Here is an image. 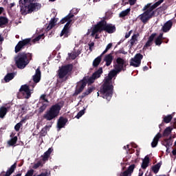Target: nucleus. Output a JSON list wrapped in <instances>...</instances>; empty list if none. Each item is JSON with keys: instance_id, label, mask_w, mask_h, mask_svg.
Instances as JSON below:
<instances>
[{"instance_id": "obj_58", "label": "nucleus", "mask_w": 176, "mask_h": 176, "mask_svg": "<svg viewBox=\"0 0 176 176\" xmlns=\"http://www.w3.org/2000/svg\"><path fill=\"white\" fill-rule=\"evenodd\" d=\"M49 127H52V125H50Z\"/></svg>"}, {"instance_id": "obj_20", "label": "nucleus", "mask_w": 176, "mask_h": 176, "mask_svg": "<svg viewBox=\"0 0 176 176\" xmlns=\"http://www.w3.org/2000/svg\"><path fill=\"white\" fill-rule=\"evenodd\" d=\"M9 111V107H1L0 108V118L3 119Z\"/></svg>"}, {"instance_id": "obj_21", "label": "nucleus", "mask_w": 176, "mask_h": 176, "mask_svg": "<svg viewBox=\"0 0 176 176\" xmlns=\"http://www.w3.org/2000/svg\"><path fill=\"white\" fill-rule=\"evenodd\" d=\"M149 164V157L146 156L144 159L143 160L142 164V168H146Z\"/></svg>"}, {"instance_id": "obj_45", "label": "nucleus", "mask_w": 176, "mask_h": 176, "mask_svg": "<svg viewBox=\"0 0 176 176\" xmlns=\"http://www.w3.org/2000/svg\"><path fill=\"white\" fill-rule=\"evenodd\" d=\"M45 95H42L41 96V100H44V101H45L46 102H47V100H46V99H45Z\"/></svg>"}, {"instance_id": "obj_2", "label": "nucleus", "mask_w": 176, "mask_h": 176, "mask_svg": "<svg viewBox=\"0 0 176 176\" xmlns=\"http://www.w3.org/2000/svg\"><path fill=\"white\" fill-rule=\"evenodd\" d=\"M102 31H106V32H108V34H113V32L116 31V28L115 25L107 23L106 21H102L91 28V36H94L96 34L101 32Z\"/></svg>"}, {"instance_id": "obj_38", "label": "nucleus", "mask_w": 176, "mask_h": 176, "mask_svg": "<svg viewBox=\"0 0 176 176\" xmlns=\"http://www.w3.org/2000/svg\"><path fill=\"white\" fill-rule=\"evenodd\" d=\"M34 175V169L29 170L25 176H32Z\"/></svg>"}, {"instance_id": "obj_3", "label": "nucleus", "mask_w": 176, "mask_h": 176, "mask_svg": "<svg viewBox=\"0 0 176 176\" xmlns=\"http://www.w3.org/2000/svg\"><path fill=\"white\" fill-rule=\"evenodd\" d=\"M101 74H102V67H100L98 70L95 72L91 77H85L84 79L77 84V88L76 90V93L79 94L81 91H83V89L86 87V83H89V85H91V83H94V80L96 79L100 78L101 76Z\"/></svg>"}, {"instance_id": "obj_34", "label": "nucleus", "mask_w": 176, "mask_h": 176, "mask_svg": "<svg viewBox=\"0 0 176 176\" xmlns=\"http://www.w3.org/2000/svg\"><path fill=\"white\" fill-rule=\"evenodd\" d=\"M171 127H167L164 131V136L167 137V135H170V134L171 133Z\"/></svg>"}, {"instance_id": "obj_41", "label": "nucleus", "mask_w": 176, "mask_h": 176, "mask_svg": "<svg viewBox=\"0 0 176 176\" xmlns=\"http://www.w3.org/2000/svg\"><path fill=\"white\" fill-rule=\"evenodd\" d=\"M47 105V104H43L42 106H41L40 107V112H43V111H45V109H46Z\"/></svg>"}, {"instance_id": "obj_27", "label": "nucleus", "mask_w": 176, "mask_h": 176, "mask_svg": "<svg viewBox=\"0 0 176 176\" xmlns=\"http://www.w3.org/2000/svg\"><path fill=\"white\" fill-rule=\"evenodd\" d=\"M80 54V52H72L71 54H69V58L71 60H75L78 56Z\"/></svg>"}, {"instance_id": "obj_37", "label": "nucleus", "mask_w": 176, "mask_h": 176, "mask_svg": "<svg viewBox=\"0 0 176 176\" xmlns=\"http://www.w3.org/2000/svg\"><path fill=\"white\" fill-rule=\"evenodd\" d=\"M111 47H112V43H109L106 47L105 50L102 53V56H104V54H105V53H107L109 49H111Z\"/></svg>"}, {"instance_id": "obj_52", "label": "nucleus", "mask_w": 176, "mask_h": 176, "mask_svg": "<svg viewBox=\"0 0 176 176\" xmlns=\"http://www.w3.org/2000/svg\"><path fill=\"white\" fill-rule=\"evenodd\" d=\"M51 2H54L56 0H50Z\"/></svg>"}, {"instance_id": "obj_54", "label": "nucleus", "mask_w": 176, "mask_h": 176, "mask_svg": "<svg viewBox=\"0 0 176 176\" xmlns=\"http://www.w3.org/2000/svg\"><path fill=\"white\" fill-rule=\"evenodd\" d=\"M46 129H47V126H46L44 128L45 130H46Z\"/></svg>"}, {"instance_id": "obj_35", "label": "nucleus", "mask_w": 176, "mask_h": 176, "mask_svg": "<svg viewBox=\"0 0 176 176\" xmlns=\"http://www.w3.org/2000/svg\"><path fill=\"white\" fill-rule=\"evenodd\" d=\"M85 111H86V109H84L81 111H80L78 114L76 116V119H79L80 118H82L83 115H85Z\"/></svg>"}, {"instance_id": "obj_49", "label": "nucleus", "mask_w": 176, "mask_h": 176, "mask_svg": "<svg viewBox=\"0 0 176 176\" xmlns=\"http://www.w3.org/2000/svg\"><path fill=\"white\" fill-rule=\"evenodd\" d=\"M21 109H22V111H25V107L22 106V107H21Z\"/></svg>"}, {"instance_id": "obj_6", "label": "nucleus", "mask_w": 176, "mask_h": 176, "mask_svg": "<svg viewBox=\"0 0 176 176\" xmlns=\"http://www.w3.org/2000/svg\"><path fill=\"white\" fill-rule=\"evenodd\" d=\"M162 2L163 0H160L153 5L149 3L144 8V10H146V12L139 16V19L142 21V23H146L148 20L153 16V9L157 8V6H159L160 3H162Z\"/></svg>"}, {"instance_id": "obj_36", "label": "nucleus", "mask_w": 176, "mask_h": 176, "mask_svg": "<svg viewBox=\"0 0 176 176\" xmlns=\"http://www.w3.org/2000/svg\"><path fill=\"white\" fill-rule=\"evenodd\" d=\"M171 119H173V116H171V115L165 116L164 118V122L165 123H170V122H171Z\"/></svg>"}, {"instance_id": "obj_19", "label": "nucleus", "mask_w": 176, "mask_h": 176, "mask_svg": "<svg viewBox=\"0 0 176 176\" xmlns=\"http://www.w3.org/2000/svg\"><path fill=\"white\" fill-rule=\"evenodd\" d=\"M162 138V134L160 133H158L154 138L152 143H151V146L153 148H155L157 146V142H159V140Z\"/></svg>"}, {"instance_id": "obj_25", "label": "nucleus", "mask_w": 176, "mask_h": 176, "mask_svg": "<svg viewBox=\"0 0 176 176\" xmlns=\"http://www.w3.org/2000/svg\"><path fill=\"white\" fill-rule=\"evenodd\" d=\"M155 36H156V34H151V36L148 38V41L145 44L144 47H148V46L151 45L152 41H153Z\"/></svg>"}, {"instance_id": "obj_23", "label": "nucleus", "mask_w": 176, "mask_h": 176, "mask_svg": "<svg viewBox=\"0 0 176 176\" xmlns=\"http://www.w3.org/2000/svg\"><path fill=\"white\" fill-rule=\"evenodd\" d=\"M102 57V54L98 56L93 62V67H98L100 63H101V58Z\"/></svg>"}, {"instance_id": "obj_18", "label": "nucleus", "mask_w": 176, "mask_h": 176, "mask_svg": "<svg viewBox=\"0 0 176 176\" xmlns=\"http://www.w3.org/2000/svg\"><path fill=\"white\" fill-rule=\"evenodd\" d=\"M171 27H173V22L171 21H168L162 27V31L164 32H167L171 30Z\"/></svg>"}, {"instance_id": "obj_11", "label": "nucleus", "mask_w": 176, "mask_h": 176, "mask_svg": "<svg viewBox=\"0 0 176 176\" xmlns=\"http://www.w3.org/2000/svg\"><path fill=\"white\" fill-rule=\"evenodd\" d=\"M143 56L141 54H137L134 58L131 59L130 65L132 67H140L141 65V60L143 58Z\"/></svg>"}, {"instance_id": "obj_5", "label": "nucleus", "mask_w": 176, "mask_h": 176, "mask_svg": "<svg viewBox=\"0 0 176 176\" xmlns=\"http://www.w3.org/2000/svg\"><path fill=\"white\" fill-rule=\"evenodd\" d=\"M63 107H64L63 102L52 105L43 115L44 119H46V120H53V119H56V118L60 115V111H61Z\"/></svg>"}, {"instance_id": "obj_39", "label": "nucleus", "mask_w": 176, "mask_h": 176, "mask_svg": "<svg viewBox=\"0 0 176 176\" xmlns=\"http://www.w3.org/2000/svg\"><path fill=\"white\" fill-rule=\"evenodd\" d=\"M21 127V122H19L18 124H16L14 126V129L16 130V131H19V130H20V128Z\"/></svg>"}, {"instance_id": "obj_24", "label": "nucleus", "mask_w": 176, "mask_h": 176, "mask_svg": "<svg viewBox=\"0 0 176 176\" xmlns=\"http://www.w3.org/2000/svg\"><path fill=\"white\" fill-rule=\"evenodd\" d=\"M93 90H94V87H89L87 89V91H85L81 96L82 98H83L84 97H86V96H89V94H90L91 93L93 92Z\"/></svg>"}, {"instance_id": "obj_46", "label": "nucleus", "mask_w": 176, "mask_h": 176, "mask_svg": "<svg viewBox=\"0 0 176 176\" xmlns=\"http://www.w3.org/2000/svg\"><path fill=\"white\" fill-rule=\"evenodd\" d=\"M3 12V8L0 7V14Z\"/></svg>"}, {"instance_id": "obj_48", "label": "nucleus", "mask_w": 176, "mask_h": 176, "mask_svg": "<svg viewBox=\"0 0 176 176\" xmlns=\"http://www.w3.org/2000/svg\"><path fill=\"white\" fill-rule=\"evenodd\" d=\"M3 41V37L0 35V42H2Z\"/></svg>"}, {"instance_id": "obj_22", "label": "nucleus", "mask_w": 176, "mask_h": 176, "mask_svg": "<svg viewBox=\"0 0 176 176\" xmlns=\"http://www.w3.org/2000/svg\"><path fill=\"white\" fill-rule=\"evenodd\" d=\"M57 20L58 19L56 18L52 19L49 25L47 28V30H52V28H53V27H54V25H56V24L57 23Z\"/></svg>"}, {"instance_id": "obj_42", "label": "nucleus", "mask_w": 176, "mask_h": 176, "mask_svg": "<svg viewBox=\"0 0 176 176\" xmlns=\"http://www.w3.org/2000/svg\"><path fill=\"white\" fill-rule=\"evenodd\" d=\"M131 32H133L132 30L129 31L128 33L126 34L125 38H130V35H131Z\"/></svg>"}, {"instance_id": "obj_30", "label": "nucleus", "mask_w": 176, "mask_h": 176, "mask_svg": "<svg viewBox=\"0 0 176 176\" xmlns=\"http://www.w3.org/2000/svg\"><path fill=\"white\" fill-rule=\"evenodd\" d=\"M163 38V34H160V36L155 39V44L157 45H162V38Z\"/></svg>"}, {"instance_id": "obj_9", "label": "nucleus", "mask_w": 176, "mask_h": 176, "mask_svg": "<svg viewBox=\"0 0 176 176\" xmlns=\"http://www.w3.org/2000/svg\"><path fill=\"white\" fill-rule=\"evenodd\" d=\"M72 17H74L73 14H69L60 21L61 24H64V23H67H67L65 24L63 30H62L60 34V36H63L64 35L65 36H67L68 35V31L69 30V24H71V21H72V20H71Z\"/></svg>"}, {"instance_id": "obj_8", "label": "nucleus", "mask_w": 176, "mask_h": 176, "mask_svg": "<svg viewBox=\"0 0 176 176\" xmlns=\"http://www.w3.org/2000/svg\"><path fill=\"white\" fill-rule=\"evenodd\" d=\"M53 152V149L50 148L44 154L42 155V160H39L37 162L34 163L32 168L36 170V168H39V167H43V164H45V162H47L49 160V157Z\"/></svg>"}, {"instance_id": "obj_17", "label": "nucleus", "mask_w": 176, "mask_h": 176, "mask_svg": "<svg viewBox=\"0 0 176 176\" xmlns=\"http://www.w3.org/2000/svg\"><path fill=\"white\" fill-rule=\"evenodd\" d=\"M33 80L35 83H38L41 80V69L38 67L35 74L33 76Z\"/></svg>"}, {"instance_id": "obj_26", "label": "nucleus", "mask_w": 176, "mask_h": 176, "mask_svg": "<svg viewBox=\"0 0 176 176\" xmlns=\"http://www.w3.org/2000/svg\"><path fill=\"white\" fill-rule=\"evenodd\" d=\"M13 78H14V74L13 73H10L7 74L5 78H4V80L5 82H10V80H12V79H13Z\"/></svg>"}, {"instance_id": "obj_53", "label": "nucleus", "mask_w": 176, "mask_h": 176, "mask_svg": "<svg viewBox=\"0 0 176 176\" xmlns=\"http://www.w3.org/2000/svg\"><path fill=\"white\" fill-rule=\"evenodd\" d=\"M87 34H90V30H88Z\"/></svg>"}, {"instance_id": "obj_15", "label": "nucleus", "mask_w": 176, "mask_h": 176, "mask_svg": "<svg viewBox=\"0 0 176 176\" xmlns=\"http://www.w3.org/2000/svg\"><path fill=\"white\" fill-rule=\"evenodd\" d=\"M135 167V166H134V164L131 165L127 170L121 173L120 176H131V174H133V171H134Z\"/></svg>"}, {"instance_id": "obj_32", "label": "nucleus", "mask_w": 176, "mask_h": 176, "mask_svg": "<svg viewBox=\"0 0 176 176\" xmlns=\"http://www.w3.org/2000/svg\"><path fill=\"white\" fill-rule=\"evenodd\" d=\"M160 166H161L160 164H157L156 165L153 166L152 170H153V173L157 174V173H158L159 170L160 169Z\"/></svg>"}, {"instance_id": "obj_33", "label": "nucleus", "mask_w": 176, "mask_h": 176, "mask_svg": "<svg viewBox=\"0 0 176 176\" xmlns=\"http://www.w3.org/2000/svg\"><path fill=\"white\" fill-rule=\"evenodd\" d=\"M129 13H130V8H127L126 10L121 12L120 13V16L124 17V16H127V14H129Z\"/></svg>"}, {"instance_id": "obj_16", "label": "nucleus", "mask_w": 176, "mask_h": 176, "mask_svg": "<svg viewBox=\"0 0 176 176\" xmlns=\"http://www.w3.org/2000/svg\"><path fill=\"white\" fill-rule=\"evenodd\" d=\"M68 122V120H67V118L60 117L58 121V129H63V127H64V126H65V124H67V122Z\"/></svg>"}, {"instance_id": "obj_28", "label": "nucleus", "mask_w": 176, "mask_h": 176, "mask_svg": "<svg viewBox=\"0 0 176 176\" xmlns=\"http://www.w3.org/2000/svg\"><path fill=\"white\" fill-rule=\"evenodd\" d=\"M138 41V34H134L132 36V38L131 39V44L133 45L137 43Z\"/></svg>"}, {"instance_id": "obj_47", "label": "nucleus", "mask_w": 176, "mask_h": 176, "mask_svg": "<svg viewBox=\"0 0 176 176\" xmlns=\"http://www.w3.org/2000/svg\"><path fill=\"white\" fill-rule=\"evenodd\" d=\"M143 71H148V67L145 66L143 67Z\"/></svg>"}, {"instance_id": "obj_4", "label": "nucleus", "mask_w": 176, "mask_h": 176, "mask_svg": "<svg viewBox=\"0 0 176 176\" xmlns=\"http://www.w3.org/2000/svg\"><path fill=\"white\" fill-rule=\"evenodd\" d=\"M19 6L22 14H28V13H31L34 10H39L41 8V4L32 3L31 0H20Z\"/></svg>"}, {"instance_id": "obj_59", "label": "nucleus", "mask_w": 176, "mask_h": 176, "mask_svg": "<svg viewBox=\"0 0 176 176\" xmlns=\"http://www.w3.org/2000/svg\"><path fill=\"white\" fill-rule=\"evenodd\" d=\"M96 38H97V36H96Z\"/></svg>"}, {"instance_id": "obj_31", "label": "nucleus", "mask_w": 176, "mask_h": 176, "mask_svg": "<svg viewBox=\"0 0 176 176\" xmlns=\"http://www.w3.org/2000/svg\"><path fill=\"white\" fill-rule=\"evenodd\" d=\"M16 142H17V136H14L10 141H8V145L12 146V145H14V144H16Z\"/></svg>"}, {"instance_id": "obj_50", "label": "nucleus", "mask_w": 176, "mask_h": 176, "mask_svg": "<svg viewBox=\"0 0 176 176\" xmlns=\"http://www.w3.org/2000/svg\"><path fill=\"white\" fill-rule=\"evenodd\" d=\"M13 6H14V3H12L10 4V8H13Z\"/></svg>"}, {"instance_id": "obj_29", "label": "nucleus", "mask_w": 176, "mask_h": 176, "mask_svg": "<svg viewBox=\"0 0 176 176\" xmlns=\"http://www.w3.org/2000/svg\"><path fill=\"white\" fill-rule=\"evenodd\" d=\"M5 24H8V19L6 17H0V27H3Z\"/></svg>"}, {"instance_id": "obj_12", "label": "nucleus", "mask_w": 176, "mask_h": 176, "mask_svg": "<svg viewBox=\"0 0 176 176\" xmlns=\"http://www.w3.org/2000/svg\"><path fill=\"white\" fill-rule=\"evenodd\" d=\"M30 42H31V38H25L21 41H19L15 47V52L19 53V52L21 50L24 46L30 45Z\"/></svg>"}, {"instance_id": "obj_1", "label": "nucleus", "mask_w": 176, "mask_h": 176, "mask_svg": "<svg viewBox=\"0 0 176 176\" xmlns=\"http://www.w3.org/2000/svg\"><path fill=\"white\" fill-rule=\"evenodd\" d=\"M126 65V60L122 58H117L114 65L115 69L109 73V76L105 78L102 88L100 89L102 97L109 101L113 93V85H112V78L116 76Z\"/></svg>"}, {"instance_id": "obj_43", "label": "nucleus", "mask_w": 176, "mask_h": 176, "mask_svg": "<svg viewBox=\"0 0 176 176\" xmlns=\"http://www.w3.org/2000/svg\"><path fill=\"white\" fill-rule=\"evenodd\" d=\"M137 0H129L130 5H134Z\"/></svg>"}, {"instance_id": "obj_44", "label": "nucleus", "mask_w": 176, "mask_h": 176, "mask_svg": "<svg viewBox=\"0 0 176 176\" xmlns=\"http://www.w3.org/2000/svg\"><path fill=\"white\" fill-rule=\"evenodd\" d=\"M89 49L90 50H91V47H93V46H94V43H91L89 44Z\"/></svg>"}, {"instance_id": "obj_57", "label": "nucleus", "mask_w": 176, "mask_h": 176, "mask_svg": "<svg viewBox=\"0 0 176 176\" xmlns=\"http://www.w3.org/2000/svg\"><path fill=\"white\" fill-rule=\"evenodd\" d=\"M98 96H100V94L98 92Z\"/></svg>"}, {"instance_id": "obj_10", "label": "nucleus", "mask_w": 176, "mask_h": 176, "mask_svg": "<svg viewBox=\"0 0 176 176\" xmlns=\"http://www.w3.org/2000/svg\"><path fill=\"white\" fill-rule=\"evenodd\" d=\"M72 70V66L71 65L62 67L58 71V76L60 79H63V80H65L67 79V75H68V72H70Z\"/></svg>"}, {"instance_id": "obj_40", "label": "nucleus", "mask_w": 176, "mask_h": 176, "mask_svg": "<svg viewBox=\"0 0 176 176\" xmlns=\"http://www.w3.org/2000/svg\"><path fill=\"white\" fill-rule=\"evenodd\" d=\"M42 38H43V34H41L38 36H37L36 38H35L34 39V42H38V41H39L40 39H42Z\"/></svg>"}, {"instance_id": "obj_51", "label": "nucleus", "mask_w": 176, "mask_h": 176, "mask_svg": "<svg viewBox=\"0 0 176 176\" xmlns=\"http://www.w3.org/2000/svg\"><path fill=\"white\" fill-rule=\"evenodd\" d=\"M124 149H126V148H129V145H127L126 146H124Z\"/></svg>"}, {"instance_id": "obj_13", "label": "nucleus", "mask_w": 176, "mask_h": 176, "mask_svg": "<svg viewBox=\"0 0 176 176\" xmlns=\"http://www.w3.org/2000/svg\"><path fill=\"white\" fill-rule=\"evenodd\" d=\"M20 91L21 94H23L24 98H30V97H31V91H30V88L28 87V86H21Z\"/></svg>"}, {"instance_id": "obj_60", "label": "nucleus", "mask_w": 176, "mask_h": 176, "mask_svg": "<svg viewBox=\"0 0 176 176\" xmlns=\"http://www.w3.org/2000/svg\"><path fill=\"white\" fill-rule=\"evenodd\" d=\"M175 16H176V14H175Z\"/></svg>"}, {"instance_id": "obj_56", "label": "nucleus", "mask_w": 176, "mask_h": 176, "mask_svg": "<svg viewBox=\"0 0 176 176\" xmlns=\"http://www.w3.org/2000/svg\"><path fill=\"white\" fill-rule=\"evenodd\" d=\"M138 176H142V174H141V175H139Z\"/></svg>"}, {"instance_id": "obj_7", "label": "nucleus", "mask_w": 176, "mask_h": 176, "mask_svg": "<svg viewBox=\"0 0 176 176\" xmlns=\"http://www.w3.org/2000/svg\"><path fill=\"white\" fill-rule=\"evenodd\" d=\"M15 63L16 64V67L20 69H23V68H25V67H27L30 63L28 55L25 53L19 54L15 57Z\"/></svg>"}, {"instance_id": "obj_55", "label": "nucleus", "mask_w": 176, "mask_h": 176, "mask_svg": "<svg viewBox=\"0 0 176 176\" xmlns=\"http://www.w3.org/2000/svg\"><path fill=\"white\" fill-rule=\"evenodd\" d=\"M28 56H30V57H31L32 55H31V54H29Z\"/></svg>"}, {"instance_id": "obj_14", "label": "nucleus", "mask_w": 176, "mask_h": 176, "mask_svg": "<svg viewBox=\"0 0 176 176\" xmlns=\"http://www.w3.org/2000/svg\"><path fill=\"white\" fill-rule=\"evenodd\" d=\"M104 61L106 63L107 67H109V65L112 64V61H113V56H112V54L106 55L104 58Z\"/></svg>"}]
</instances>
